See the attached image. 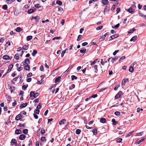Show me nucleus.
<instances>
[{
    "mask_svg": "<svg viewBox=\"0 0 146 146\" xmlns=\"http://www.w3.org/2000/svg\"><path fill=\"white\" fill-rule=\"evenodd\" d=\"M58 11L61 12H62L64 11V10H63V9L61 7H59L58 8Z\"/></svg>",
    "mask_w": 146,
    "mask_h": 146,
    "instance_id": "5fc2aeb1",
    "label": "nucleus"
},
{
    "mask_svg": "<svg viewBox=\"0 0 146 146\" xmlns=\"http://www.w3.org/2000/svg\"><path fill=\"white\" fill-rule=\"evenodd\" d=\"M37 51L36 50H33L32 55L33 56H35V55L37 53Z\"/></svg>",
    "mask_w": 146,
    "mask_h": 146,
    "instance_id": "b1692460",
    "label": "nucleus"
},
{
    "mask_svg": "<svg viewBox=\"0 0 146 146\" xmlns=\"http://www.w3.org/2000/svg\"><path fill=\"white\" fill-rule=\"evenodd\" d=\"M97 67H98V66L96 65H95L94 66V69H95L96 70L95 71V72L96 73H97L98 71Z\"/></svg>",
    "mask_w": 146,
    "mask_h": 146,
    "instance_id": "72a5a7b5",
    "label": "nucleus"
},
{
    "mask_svg": "<svg viewBox=\"0 0 146 146\" xmlns=\"http://www.w3.org/2000/svg\"><path fill=\"white\" fill-rule=\"evenodd\" d=\"M77 78V77L74 75H72L71 76V79L72 80H73L74 79L76 80Z\"/></svg>",
    "mask_w": 146,
    "mask_h": 146,
    "instance_id": "a18cd8bd",
    "label": "nucleus"
},
{
    "mask_svg": "<svg viewBox=\"0 0 146 146\" xmlns=\"http://www.w3.org/2000/svg\"><path fill=\"white\" fill-rule=\"evenodd\" d=\"M22 133V131L21 130L19 129H17L15 131V133L16 134L18 135Z\"/></svg>",
    "mask_w": 146,
    "mask_h": 146,
    "instance_id": "0eeeda50",
    "label": "nucleus"
},
{
    "mask_svg": "<svg viewBox=\"0 0 146 146\" xmlns=\"http://www.w3.org/2000/svg\"><path fill=\"white\" fill-rule=\"evenodd\" d=\"M128 81V79H123V80L122 82V84L124 85L125 84V83Z\"/></svg>",
    "mask_w": 146,
    "mask_h": 146,
    "instance_id": "2eb2a0df",
    "label": "nucleus"
},
{
    "mask_svg": "<svg viewBox=\"0 0 146 146\" xmlns=\"http://www.w3.org/2000/svg\"><path fill=\"white\" fill-rule=\"evenodd\" d=\"M33 143L31 139H30L29 141V143H28L27 146H32Z\"/></svg>",
    "mask_w": 146,
    "mask_h": 146,
    "instance_id": "ea45409f",
    "label": "nucleus"
},
{
    "mask_svg": "<svg viewBox=\"0 0 146 146\" xmlns=\"http://www.w3.org/2000/svg\"><path fill=\"white\" fill-rule=\"evenodd\" d=\"M34 19H35L36 21L38 22V20L39 19V16H37L34 17Z\"/></svg>",
    "mask_w": 146,
    "mask_h": 146,
    "instance_id": "09e8293b",
    "label": "nucleus"
},
{
    "mask_svg": "<svg viewBox=\"0 0 146 146\" xmlns=\"http://www.w3.org/2000/svg\"><path fill=\"white\" fill-rule=\"evenodd\" d=\"M88 44V42H85L83 43L82 44V46H85L87 45Z\"/></svg>",
    "mask_w": 146,
    "mask_h": 146,
    "instance_id": "774afa93",
    "label": "nucleus"
},
{
    "mask_svg": "<svg viewBox=\"0 0 146 146\" xmlns=\"http://www.w3.org/2000/svg\"><path fill=\"white\" fill-rule=\"evenodd\" d=\"M36 9L35 8H34V9H31L29 10L28 11L27 13L29 14H31V13H33V12H35V11H36Z\"/></svg>",
    "mask_w": 146,
    "mask_h": 146,
    "instance_id": "20e7f679",
    "label": "nucleus"
},
{
    "mask_svg": "<svg viewBox=\"0 0 146 146\" xmlns=\"http://www.w3.org/2000/svg\"><path fill=\"white\" fill-rule=\"evenodd\" d=\"M10 57L7 55H5L3 57V59L7 60L9 59Z\"/></svg>",
    "mask_w": 146,
    "mask_h": 146,
    "instance_id": "a211bd4d",
    "label": "nucleus"
},
{
    "mask_svg": "<svg viewBox=\"0 0 146 146\" xmlns=\"http://www.w3.org/2000/svg\"><path fill=\"white\" fill-rule=\"evenodd\" d=\"M82 38V35H79L78 37V38L77 39V41H79Z\"/></svg>",
    "mask_w": 146,
    "mask_h": 146,
    "instance_id": "a19ab883",
    "label": "nucleus"
},
{
    "mask_svg": "<svg viewBox=\"0 0 146 146\" xmlns=\"http://www.w3.org/2000/svg\"><path fill=\"white\" fill-rule=\"evenodd\" d=\"M11 142L14 144L16 143H17L16 140L15 139H12L11 140Z\"/></svg>",
    "mask_w": 146,
    "mask_h": 146,
    "instance_id": "bf43d9fd",
    "label": "nucleus"
},
{
    "mask_svg": "<svg viewBox=\"0 0 146 146\" xmlns=\"http://www.w3.org/2000/svg\"><path fill=\"white\" fill-rule=\"evenodd\" d=\"M110 9V5H107L106 7L105 8L104 13V15L106 14V13L107 12V11H108Z\"/></svg>",
    "mask_w": 146,
    "mask_h": 146,
    "instance_id": "7ed1b4c3",
    "label": "nucleus"
},
{
    "mask_svg": "<svg viewBox=\"0 0 146 146\" xmlns=\"http://www.w3.org/2000/svg\"><path fill=\"white\" fill-rule=\"evenodd\" d=\"M32 38V36H28L27 37V41H29L31 40Z\"/></svg>",
    "mask_w": 146,
    "mask_h": 146,
    "instance_id": "c9c22d12",
    "label": "nucleus"
},
{
    "mask_svg": "<svg viewBox=\"0 0 146 146\" xmlns=\"http://www.w3.org/2000/svg\"><path fill=\"white\" fill-rule=\"evenodd\" d=\"M123 94L122 91H119L118 93L115 95V98L117 99L120 98Z\"/></svg>",
    "mask_w": 146,
    "mask_h": 146,
    "instance_id": "f257e3e1",
    "label": "nucleus"
},
{
    "mask_svg": "<svg viewBox=\"0 0 146 146\" xmlns=\"http://www.w3.org/2000/svg\"><path fill=\"white\" fill-rule=\"evenodd\" d=\"M97 61V59L95 60L94 61H93V62H92L90 64L91 65H92L94 64Z\"/></svg>",
    "mask_w": 146,
    "mask_h": 146,
    "instance_id": "e2e57ef3",
    "label": "nucleus"
},
{
    "mask_svg": "<svg viewBox=\"0 0 146 146\" xmlns=\"http://www.w3.org/2000/svg\"><path fill=\"white\" fill-rule=\"evenodd\" d=\"M35 92L33 91L31 92L30 93V97H32L33 96V97L34 96V94Z\"/></svg>",
    "mask_w": 146,
    "mask_h": 146,
    "instance_id": "603ef678",
    "label": "nucleus"
},
{
    "mask_svg": "<svg viewBox=\"0 0 146 146\" xmlns=\"http://www.w3.org/2000/svg\"><path fill=\"white\" fill-rule=\"evenodd\" d=\"M75 85L74 84H72L70 87L69 88L70 90H71L75 88Z\"/></svg>",
    "mask_w": 146,
    "mask_h": 146,
    "instance_id": "052dcab7",
    "label": "nucleus"
},
{
    "mask_svg": "<svg viewBox=\"0 0 146 146\" xmlns=\"http://www.w3.org/2000/svg\"><path fill=\"white\" fill-rule=\"evenodd\" d=\"M23 133L25 134H27L28 133V130L27 129H24L23 131Z\"/></svg>",
    "mask_w": 146,
    "mask_h": 146,
    "instance_id": "79ce46f5",
    "label": "nucleus"
},
{
    "mask_svg": "<svg viewBox=\"0 0 146 146\" xmlns=\"http://www.w3.org/2000/svg\"><path fill=\"white\" fill-rule=\"evenodd\" d=\"M120 112L118 111H115L114 113L115 114L116 116L119 115H120Z\"/></svg>",
    "mask_w": 146,
    "mask_h": 146,
    "instance_id": "13d9d810",
    "label": "nucleus"
},
{
    "mask_svg": "<svg viewBox=\"0 0 146 146\" xmlns=\"http://www.w3.org/2000/svg\"><path fill=\"white\" fill-rule=\"evenodd\" d=\"M56 3L57 4L60 5H61L62 4V2L60 1L59 0L57 1Z\"/></svg>",
    "mask_w": 146,
    "mask_h": 146,
    "instance_id": "473e14b6",
    "label": "nucleus"
},
{
    "mask_svg": "<svg viewBox=\"0 0 146 146\" xmlns=\"http://www.w3.org/2000/svg\"><path fill=\"white\" fill-rule=\"evenodd\" d=\"M15 88L14 86H10V90L11 92H12L15 90Z\"/></svg>",
    "mask_w": 146,
    "mask_h": 146,
    "instance_id": "c03bdc74",
    "label": "nucleus"
},
{
    "mask_svg": "<svg viewBox=\"0 0 146 146\" xmlns=\"http://www.w3.org/2000/svg\"><path fill=\"white\" fill-rule=\"evenodd\" d=\"M137 36H133L131 39L130 40V41H133L134 42L135 41V40H137Z\"/></svg>",
    "mask_w": 146,
    "mask_h": 146,
    "instance_id": "f8f14e48",
    "label": "nucleus"
},
{
    "mask_svg": "<svg viewBox=\"0 0 146 146\" xmlns=\"http://www.w3.org/2000/svg\"><path fill=\"white\" fill-rule=\"evenodd\" d=\"M120 25V24L119 23L117 24V25H116L114 27L112 26V27L113 29L117 28H118Z\"/></svg>",
    "mask_w": 146,
    "mask_h": 146,
    "instance_id": "37998d69",
    "label": "nucleus"
},
{
    "mask_svg": "<svg viewBox=\"0 0 146 146\" xmlns=\"http://www.w3.org/2000/svg\"><path fill=\"white\" fill-rule=\"evenodd\" d=\"M13 66V64L10 65L8 67V71H11V69H12Z\"/></svg>",
    "mask_w": 146,
    "mask_h": 146,
    "instance_id": "a878e982",
    "label": "nucleus"
},
{
    "mask_svg": "<svg viewBox=\"0 0 146 146\" xmlns=\"http://www.w3.org/2000/svg\"><path fill=\"white\" fill-rule=\"evenodd\" d=\"M25 61L26 62V64L29 65L30 64V60L28 58H26L25 59Z\"/></svg>",
    "mask_w": 146,
    "mask_h": 146,
    "instance_id": "58836bf2",
    "label": "nucleus"
},
{
    "mask_svg": "<svg viewBox=\"0 0 146 146\" xmlns=\"http://www.w3.org/2000/svg\"><path fill=\"white\" fill-rule=\"evenodd\" d=\"M6 98H7V100L8 101H10L11 99V97L9 95H8V96L7 95Z\"/></svg>",
    "mask_w": 146,
    "mask_h": 146,
    "instance_id": "69168bd1",
    "label": "nucleus"
},
{
    "mask_svg": "<svg viewBox=\"0 0 146 146\" xmlns=\"http://www.w3.org/2000/svg\"><path fill=\"white\" fill-rule=\"evenodd\" d=\"M25 69L29 71L30 70V66L28 65H26L24 68Z\"/></svg>",
    "mask_w": 146,
    "mask_h": 146,
    "instance_id": "4be33fe9",
    "label": "nucleus"
},
{
    "mask_svg": "<svg viewBox=\"0 0 146 146\" xmlns=\"http://www.w3.org/2000/svg\"><path fill=\"white\" fill-rule=\"evenodd\" d=\"M66 120L65 119H62L59 122V124L60 125H64L66 122Z\"/></svg>",
    "mask_w": 146,
    "mask_h": 146,
    "instance_id": "423d86ee",
    "label": "nucleus"
},
{
    "mask_svg": "<svg viewBox=\"0 0 146 146\" xmlns=\"http://www.w3.org/2000/svg\"><path fill=\"white\" fill-rule=\"evenodd\" d=\"M112 122L113 123V124L114 125H116L117 123V122L114 119H112Z\"/></svg>",
    "mask_w": 146,
    "mask_h": 146,
    "instance_id": "4c0bfd02",
    "label": "nucleus"
},
{
    "mask_svg": "<svg viewBox=\"0 0 146 146\" xmlns=\"http://www.w3.org/2000/svg\"><path fill=\"white\" fill-rule=\"evenodd\" d=\"M81 132V130L79 129H77L76 130V133L77 135H79L80 134Z\"/></svg>",
    "mask_w": 146,
    "mask_h": 146,
    "instance_id": "cd10ccee",
    "label": "nucleus"
},
{
    "mask_svg": "<svg viewBox=\"0 0 146 146\" xmlns=\"http://www.w3.org/2000/svg\"><path fill=\"white\" fill-rule=\"evenodd\" d=\"M41 140L43 142H45L46 140V138L45 137H42L41 138Z\"/></svg>",
    "mask_w": 146,
    "mask_h": 146,
    "instance_id": "c85d7f7f",
    "label": "nucleus"
},
{
    "mask_svg": "<svg viewBox=\"0 0 146 146\" xmlns=\"http://www.w3.org/2000/svg\"><path fill=\"white\" fill-rule=\"evenodd\" d=\"M122 139L121 138H119L117 139L116 141L117 143H120L122 141Z\"/></svg>",
    "mask_w": 146,
    "mask_h": 146,
    "instance_id": "de8ad7c7",
    "label": "nucleus"
},
{
    "mask_svg": "<svg viewBox=\"0 0 146 146\" xmlns=\"http://www.w3.org/2000/svg\"><path fill=\"white\" fill-rule=\"evenodd\" d=\"M40 70L41 71H44V68L43 66L42 65H41L40 67Z\"/></svg>",
    "mask_w": 146,
    "mask_h": 146,
    "instance_id": "864d4df0",
    "label": "nucleus"
},
{
    "mask_svg": "<svg viewBox=\"0 0 146 146\" xmlns=\"http://www.w3.org/2000/svg\"><path fill=\"white\" fill-rule=\"evenodd\" d=\"M127 12H129L131 13H133V8L131 7H130L127 11Z\"/></svg>",
    "mask_w": 146,
    "mask_h": 146,
    "instance_id": "9d476101",
    "label": "nucleus"
},
{
    "mask_svg": "<svg viewBox=\"0 0 146 146\" xmlns=\"http://www.w3.org/2000/svg\"><path fill=\"white\" fill-rule=\"evenodd\" d=\"M145 139L144 138H142L141 139H140L139 140H137L136 141V143L138 144H139V143H140L141 142L143 141Z\"/></svg>",
    "mask_w": 146,
    "mask_h": 146,
    "instance_id": "ddd939ff",
    "label": "nucleus"
},
{
    "mask_svg": "<svg viewBox=\"0 0 146 146\" xmlns=\"http://www.w3.org/2000/svg\"><path fill=\"white\" fill-rule=\"evenodd\" d=\"M14 58L17 60H18L19 59V54H16L14 56Z\"/></svg>",
    "mask_w": 146,
    "mask_h": 146,
    "instance_id": "6ab92c4d",
    "label": "nucleus"
},
{
    "mask_svg": "<svg viewBox=\"0 0 146 146\" xmlns=\"http://www.w3.org/2000/svg\"><path fill=\"white\" fill-rule=\"evenodd\" d=\"M108 2V0H102V3L104 5H106Z\"/></svg>",
    "mask_w": 146,
    "mask_h": 146,
    "instance_id": "7c9ffc66",
    "label": "nucleus"
},
{
    "mask_svg": "<svg viewBox=\"0 0 146 146\" xmlns=\"http://www.w3.org/2000/svg\"><path fill=\"white\" fill-rule=\"evenodd\" d=\"M106 121V119L105 118H101L100 120V122L102 123H105Z\"/></svg>",
    "mask_w": 146,
    "mask_h": 146,
    "instance_id": "4468645a",
    "label": "nucleus"
},
{
    "mask_svg": "<svg viewBox=\"0 0 146 146\" xmlns=\"http://www.w3.org/2000/svg\"><path fill=\"white\" fill-rule=\"evenodd\" d=\"M118 59V58L117 57V56H115L113 58H112L111 59V62L112 63H113L114 61L117 60Z\"/></svg>",
    "mask_w": 146,
    "mask_h": 146,
    "instance_id": "412c9836",
    "label": "nucleus"
},
{
    "mask_svg": "<svg viewBox=\"0 0 146 146\" xmlns=\"http://www.w3.org/2000/svg\"><path fill=\"white\" fill-rule=\"evenodd\" d=\"M22 30V29L20 27H17L15 29V30L17 32H19L20 31H21Z\"/></svg>",
    "mask_w": 146,
    "mask_h": 146,
    "instance_id": "5701e85b",
    "label": "nucleus"
},
{
    "mask_svg": "<svg viewBox=\"0 0 146 146\" xmlns=\"http://www.w3.org/2000/svg\"><path fill=\"white\" fill-rule=\"evenodd\" d=\"M129 71L131 72H133L134 71V69L132 66H130L129 69Z\"/></svg>",
    "mask_w": 146,
    "mask_h": 146,
    "instance_id": "2f4dec72",
    "label": "nucleus"
},
{
    "mask_svg": "<svg viewBox=\"0 0 146 146\" xmlns=\"http://www.w3.org/2000/svg\"><path fill=\"white\" fill-rule=\"evenodd\" d=\"M86 50V49L85 48H83L80 50V52L81 53H84L85 52Z\"/></svg>",
    "mask_w": 146,
    "mask_h": 146,
    "instance_id": "49530a36",
    "label": "nucleus"
},
{
    "mask_svg": "<svg viewBox=\"0 0 146 146\" xmlns=\"http://www.w3.org/2000/svg\"><path fill=\"white\" fill-rule=\"evenodd\" d=\"M39 95V94L38 93H34V94L33 97L34 98H36Z\"/></svg>",
    "mask_w": 146,
    "mask_h": 146,
    "instance_id": "6e6d98bb",
    "label": "nucleus"
},
{
    "mask_svg": "<svg viewBox=\"0 0 146 146\" xmlns=\"http://www.w3.org/2000/svg\"><path fill=\"white\" fill-rule=\"evenodd\" d=\"M15 0H7L6 2L7 3L10 4L14 2Z\"/></svg>",
    "mask_w": 146,
    "mask_h": 146,
    "instance_id": "f3484780",
    "label": "nucleus"
},
{
    "mask_svg": "<svg viewBox=\"0 0 146 146\" xmlns=\"http://www.w3.org/2000/svg\"><path fill=\"white\" fill-rule=\"evenodd\" d=\"M28 86V85H24L22 87V89L24 90H26Z\"/></svg>",
    "mask_w": 146,
    "mask_h": 146,
    "instance_id": "c756f323",
    "label": "nucleus"
},
{
    "mask_svg": "<svg viewBox=\"0 0 146 146\" xmlns=\"http://www.w3.org/2000/svg\"><path fill=\"white\" fill-rule=\"evenodd\" d=\"M25 124H21V123H20L18 126L21 127L20 128L21 129H22L23 128L25 127Z\"/></svg>",
    "mask_w": 146,
    "mask_h": 146,
    "instance_id": "bb28decb",
    "label": "nucleus"
},
{
    "mask_svg": "<svg viewBox=\"0 0 146 146\" xmlns=\"http://www.w3.org/2000/svg\"><path fill=\"white\" fill-rule=\"evenodd\" d=\"M119 36V35L117 34H116L112 36H111L109 38V41H110L115 38L118 37Z\"/></svg>",
    "mask_w": 146,
    "mask_h": 146,
    "instance_id": "f03ea898",
    "label": "nucleus"
},
{
    "mask_svg": "<svg viewBox=\"0 0 146 146\" xmlns=\"http://www.w3.org/2000/svg\"><path fill=\"white\" fill-rule=\"evenodd\" d=\"M21 117V114H18L15 117V120L16 121H19V120Z\"/></svg>",
    "mask_w": 146,
    "mask_h": 146,
    "instance_id": "9b49d317",
    "label": "nucleus"
},
{
    "mask_svg": "<svg viewBox=\"0 0 146 146\" xmlns=\"http://www.w3.org/2000/svg\"><path fill=\"white\" fill-rule=\"evenodd\" d=\"M119 52V50H116L113 53V55L114 56H115L116 54Z\"/></svg>",
    "mask_w": 146,
    "mask_h": 146,
    "instance_id": "680f3d73",
    "label": "nucleus"
},
{
    "mask_svg": "<svg viewBox=\"0 0 146 146\" xmlns=\"http://www.w3.org/2000/svg\"><path fill=\"white\" fill-rule=\"evenodd\" d=\"M26 136L24 134L21 135L19 137V139L22 140H24L26 137Z\"/></svg>",
    "mask_w": 146,
    "mask_h": 146,
    "instance_id": "39448f33",
    "label": "nucleus"
},
{
    "mask_svg": "<svg viewBox=\"0 0 146 146\" xmlns=\"http://www.w3.org/2000/svg\"><path fill=\"white\" fill-rule=\"evenodd\" d=\"M60 76H59L55 80V82L56 83L58 82H59L60 81Z\"/></svg>",
    "mask_w": 146,
    "mask_h": 146,
    "instance_id": "dca6fc26",
    "label": "nucleus"
},
{
    "mask_svg": "<svg viewBox=\"0 0 146 146\" xmlns=\"http://www.w3.org/2000/svg\"><path fill=\"white\" fill-rule=\"evenodd\" d=\"M34 7L37 8H39L41 7L40 5L39 4H37L34 5Z\"/></svg>",
    "mask_w": 146,
    "mask_h": 146,
    "instance_id": "3c124183",
    "label": "nucleus"
},
{
    "mask_svg": "<svg viewBox=\"0 0 146 146\" xmlns=\"http://www.w3.org/2000/svg\"><path fill=\"white\" fill-rule=\"evenodd\" d=\"M92 132L94 135H96L97 134V129H94L93 130Z\"/></svg>",
    "mask_w": 146,
    "mask_h": 146,
    "instance_id": "f704fd0d",
    "label": "nucleus"
},
{
    "mask_svg": "<svg viewBox=\"0 0 146 146\" xmlns=\"http://www.w3.org/2000/svg\"><path fill=\"white\" fill-rule=\"evenodd\" d=\"M135 30H136V29L134 28H133L131 30H130L128 32V33L129 34L132 33Z\"/></svg>",
    "mask_w": 146,
    "mask_h": 146,
    "instance_id": "393cba45",
    "label": "nucleus"
},
{
    "mask_svg": "<svg viewBox=\"0 0 146 146\" xmlns=\"http://www.w3.org/2000/svg\"><path fill=\"white\" fill-rule=\"evenodd\" d=\"M22 48L23 50H27L28 49L29 46L26 45H25L23 46Z\"/></svg>",
    "mask_w": 146,
    "mask_h": 146,
    "instance_id": "aec40b11",
    "label": "nucleus"
},
{
    "mask_svg": "<svg viewBox=\"0 0 146 146\" xmlns=\"http://www.w3.org/2000/svg\"><path fill=\"white\" fill-rule=\"evenodd\" d=\"M3 9L4 10H6L7 9V6L6 5H4L2 7Z\"/></svg>",
    "mask_w": 146,
    "mask_h": 146,
    "instance_id": "8fccbe9b",
    "label": "nucleus"
},
{
    "mask_svg": "<svg viewBox=\"0 0 146 146\" xmlns=\"http://www.w3.org/2000/svg\"><path fill=\"white\" fill-rule=\"evenodd\" d=\"M27 103H23V104H21L19 106L20 109H21L22 108H24L26 107L27 105Z\"/></svg>",
    "mask_w": 146,
    "mask_h": 146,
    "instance_id": "1a4fd4ad",
    "label": "nucleus"
},
{
    "mask_svg": "<svg viewBox=\"0 0 146 146\" xmlns=\"http://www.w3.org/2000/svg\"><path fill=\"white\" fill-rule=\"evenodd\" d=\"M106 37V36L104 35L101 36L100 38L99 39V41L100 42L103 41L104 40Z\"/></svg>",
    "mask_w": 146,
    "mask_h": 146,
    "instance_id": "6e6552de",
    "label": "nucleus"
},
{
    "mask_svg": "<svg viewBox=\"0 0 146 146\" xmlns=\"http://www.w3.org/2000/svg\"><path fill=\"white\" fill-rule=\"evenodd\" d=\"M133 132V131H131L126 135V137H129Z\"/></svg>",
    "mask_w": 146,
    "mask_h": 146,
    "instance_id": "e433bc0d",
    "label": "nucleus"
},
{
    "mask_svg": "<svg viewBox=\"0 0 146 146\" xmlns=\"http://www.w3.org/2000/svg\"><path fill=\"white\" fill-rule=\"evenodd\" d=\"M102 28L103 26H100L96 28V29L97 30H99L101 29Z\"/></svg>",
    "mask_w": 146,
    "mask_h": 146,
    "instance_id": "4d7b16f0",
    "label": "nucleus"
},
{
    "mask_svg": "<svg viewBox=\"0 0 146 146\" xmlns=\"http://www.w3.org/2000/svg\"><path fill=\"white\" fill-rule=\"evenodd\" d=\"M45 132V130L43 129H42L41 131V133L42 134H44Z\"/></svg>",
    "mask_w": 146,
    "mask_h": 146,
    "instance_id": "338daca9",
    "label": "nucleus"
},
{
    "mask_svg": "<svg viewBox=\"0 0 146 146\" xmlns=\"http://www.w3.org/2000/svg\"><path fill=\"white\" fill-rule=\"evenodd\" d=\"M120 85H117V86H116L114 89V90H117V89L120 86Z\"/></svg>",
    "mask_w": 146,
    "mask_h": 146,
    "instance_id": "0e129e2a",
    "label": "nucleus"
}]
</instances>
